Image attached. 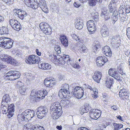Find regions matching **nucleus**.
<instances>
[{"instance_id":"f257e3e1","label":"nucleus","mask_w":130,"mask_h":130,"mask_svg":"<svg viewBox=\"0 0 130 130\" xmlns=\"http://www.w3.org/2000/svg\"><path fill=\"white\" fill-rule=\"evenodd\" d=\"M10 100L9 94L5 95L3 97L1 105L3 113L6 114L7 113V117L10 118L13 116L14 111V106L13 104H10L8 106Z\"/></svg>"},{"instance_id":"f03ea898","label":"nucleus","mask_w":130,"mask_h":130,"mask_svg":"<svg viewBox=\"0 0 130 130\" xmlns=\"http://www.w3.org/2000/svg\"><path fill=\"white\" fill-rule=\"evenodd\" d=\"M50 111L54 119L58 118L62 114V107L60 103L58 102L52 103Z\"/></svg>"},{"instance_id":"7ed1b4c3","label":"nucleus","mask_w":130,"mask_h":130,"mask_svg":"<svg viewBox=\"0 0 130 130\" xmlns=\"http://www.w3.org/2000/svg\"><path fill=\"white\" fill-rule=\"evenodd\" d=\"M35 115L34 110L26 109L21 114L18 115V120L19 122L24 121L27 122L30 120Z\"/></svg>"},{"instance_id":"20e7f679","label":"nucleus","mask_w":130,"mask_h":130,"mask_svg":"<svg viewBox=\"0 0 130 130\" xmlns=\"http://www.w3.org/2000/svg\"><path fill=\"white\" fill-rule=\"evenodd\" d=\"M47 94V92L46 90L36 91H32L30 94V98L31 100L37 102L44 98Z\"/></svg>"},{"instance_id":"39448f33","label":"nucleus","mask_w":130,"mask_h":130,"mask_svg":"<svg viewBox=\"0 0 130 130\" xmlns=\"http://www.w3.org/2000/svg\"><path fill=\"white\" fill-rule=\"evenodd\" d=\"M20 75L19 72L15 71H11L5 75L4 78L7 80H13L19 78Z\"/></svg>"},{"instance_id":"423d86ee","label":"nucleus","mask_w":130,"mask_h":130,"mask_svg":"<svg viewBox=\"0 0 130 130\" xmlns=\"http://www.w3.org/2000/svg\"><path fill=\"white\" fill-rule=\"evenodd\" d=\"M64 88V89H60L59 91V96L61 99H69L70 97V92L67 90V89H69V85L67 84H65Z\"/></svg>"},{"instance_id":"0eeeda50","label":"nucleus","mask_w":130,"mask_h":130,"mask_svg":"<svg viewBox=\"0 0 130 130\" xmlns=\"http://www.w3.org/2000/svg\"><path fill=\"white\" fill-rule=\"evenodd\" d=\"M71 93L76 98L79 99L83 96L84 91L82 88L79 86H76L72 89Z\"/></svg>"},{"instance_id":"6e6552de","label":"nucleus","mask_w":130,"mask_h":130,"mask_svg":"<svg viewBox=\"0 0 130 130\" xmlns=\"http://www.w3.org/2000/svg\"><path fill=\"white\" fill-rule=\"evenodd\" d=\"M36 114L38 118L40 119H42L47 114L48 109L46 107L41 106L38 107Z\"/></svg>"},{"instance_id":"1a4fd4ad","label":"nucleus","mask_w":130,"mask_h":130,"mask_svg":"<svg viewBox=\"0 0 130 130\" xmlns=\"http://www.w3.org/2000/svg\"><path fill=\"white\" fill-rule=\"evenodd\" d=\"M40 61V57L35 55L29 56L25 59L27 63L30 64L38 63Z\"/></svg>"},{"instance_id":"9d476101","label":"nucleus","mask_w":130,"mask_h":130,"mask_svg":"<svg viewBox=\"0 0 130 130\" xmlns=\"http://www.w3.org/2000/svg\"><path fill=\"white\" fill-rule=\"evenodd\" d=\"M101 113L100 110L97 109H94L89 112V114L91 119L96 120L100 116Z\"/></svg>"},{"instance_id":"9b49d317","label":"nucleus","mask_w":130,"mask_h":130,"mask_svg":"<svg viewBox=\"0 0 130 130\" xmlns=\"http://www.w3.org/2000/svg\"><path fill=\"white\" fill-rule=\"evenodd\" d=\"M120 36L116 35L113 36L111 40V43L112 46L114 48H117L120 46Z\"/></svg>"},{"instance_id":"f8f14e48","label":"nucleus","mask_w":130,"mask_h":130,"mask_svg":"<svg viewBox=\"0 0 130 130\" xmlns=\"http://www.w3.org/2000/svg\"><path fill=\"white\" fill-rule=\"evenodd\" d=\"M128 93L127 89L123 88L120 90L119 96L121 99L124 100H128L129 99V96L128 95Z\"/></svg>"},{"instance_id":"ddd939ff","label":"nucleus","mask_w":130,"mask_h":130,"mask_svg":"<svg viewBox=\"0 0 130 130\" xmlns=\"http://www.w3.org/2000/svg\"><path fill=\"white\" fill-rule=\"evenodd\" d=\"M13 11L15 13L14 14L17 15L18 17L22 20H24L25 17L27 15V14L26 11L21 9H14Z\"/></svg>"},{"instance_id":"4468645a","label":"nucleus","mask_w":130,"mask_h":130,"mask_svg":"<svg viewBox=\"0 0 130 130\" xmlns=\"http://www.w3.org/2000/svg\"><path fill=\"white\" fill-rule=\"evenodd\" d=\"M38 3L39 6L44 12L47 13L48 10L46 5V2L45 0H36Z\"/></svg>"},{"instance_id":"2eb2a0df","label":"nucleus","mask_w":130,"mask_h":130,"mask_svg":"<svg viewBox=\"0 0 130 130\" xmlns=\"http://www.w3.org/2000/svg\"><path fill=\"white\" fill-rule=\"evenodd\" d=\"M108 73L110 76L118 81H121L122 80L119 73L115 71L114 69H110L108 71Z\"/></svg>"},{"instance_id":"dca6fc26","label":"nucleus","mask_w":130,"mask_h":130,"mask_svg":"<svg viewBox=\"0 0 130 130\" xmlns=\"http://www.w3.org/2000/svg\"><path fill=\"white\" fill-rule=\"evenodd\" d=\"M108 61L107 58L104 56H99L96 59V62L98 66L101 67Z\"/></svg>"},{"instance_id":"f3484780","label":"nucleus","mask_w":130,"mask_h":130,"mask_svg":"<svg viewBox=\"0 0 130 130\" xmlns=\"http://www.w3.org/2000/svg\"><path fill=\"white\" fill-rule=\"evenodd\" d=\"M59 63L62 64H64L65 63H67L68 64H71L72 62L71 60H70V59L69 58V56L64 55L62 56H61V58L58 59Z\"/></svg>"},{"instance_id":"a211bd4d","label":"nucleus","mask_w":130,"mask_h":130,"mask_svg":"<svg viewBox=\"0 0 130 130\" xmlns=\"http://www.w3.org/2000/svg\"><path fill=\"white\" fill-rule=\"evenodd\" d=\"M102 35L103 37H105L108 36L109 32L107 26L104 25L102 27L101 30Z\"/></svg>"},{"instance_id":"6ab92c4d","label":"nucleus","mask_w":130,"mask_h":130,"mask_svg":"<svg viewBox=\"0 0 130 130\" xmlns=\"http://www.w3.org/2000/svg\"><path fill=\"white\" fill-rule=\"evenodd\" d=\"M44 85L47 87H52L55 84V83L53 80L51 79L50 77H47L44 80Z\"/></svg>"},{"instance_id":"aec40b11","label":"nucleus","mask_w":130,"mask_h":130,"mask_svg":"<svg viewBox=\"0 0 130 130\" xmlns=\"http://www.w3.org/2000/svg\"><path fill=\"white\" fill-rule=\"evenodd\" d=\"M102 50L106 56L110 57L111 56L112 52L109 46H104L102 48Z\"/></svg>"},{"instance_id":"412c9836","label":"nucleus","mask_w":130,"mask_h":130,"mask_svg":"<svg viewBox=\"0 0 130 130\" xmlns=\"http://www.w3.org/2000/svg\"><path fill=\"white\" fill-rule=\"evenodd\" d=\"M75 27L78 29H81L83 27V21L82 19H77L75 22Z\"/></svg>"},{"instance_id":"4be33fe9","label":"nucleus","mask_w":130,"mask_h":130,"mask_svg":"<svg viewBox=\"0 0 130 130\" xmlns=\"http://www.w3.org/2000/svg\"><path fill=\"white\" fill-rule=\"evenodd\" d=\"M59 39L61 43L64 46L67 47L68 46V39L66 36L64 35H61Z\"/></svg>"},{"instance_id":"5701e85b","label":"nucleus","mask_w":130,"mask_h":130,"mask_svg":"<svg viewBox=\"0 0 130 130\" xmlns=\"http://www.w3.org/2000/svg\"><path fill=\"white\" fill-rule=\"evenodd\" d=\"M102 74L99 71L95 72L93 76L94 80L98 83H99Z\"/></svg>"},{"instance_id":"b1692460","label":"nucleus","mask_w":130,"mask_h":130,"mask_svg":"<svg viewBox=\"0 0 130 130\" xmlns=\"http://www.w3.org/2000/svg\"><path fill=\"white\" fill-rule=\"evenodd\" d=\"M5 40L7 42L6 43L5 48H10L12 47V45L13 43V40L10 38L6 37Z\"/></svg>"},{"instance_id":"393cba45","label":"nucleus","mask_w":130,"mask_h":130,"mask_svg":"<svg viewBox=\"0 0 130 130\" xmlns=\"http://www.w3.org/2000/svg\"><path fill=\"white\" fill-rule=\"evenodd\" d=\"M38 67L40 69L43 70L50 69L51 68V65L48 63H42L39 64Z\"/></svg>"},{"instance_id":"a878e982","label":"nucleus","mask_w":130,"mask_h":130,"mask_svg":"<svg viewBox=\"0 0 130 130\" xmlns=\"http://www.w3.org/2000/svg\"><path fill=\"white\" fill-rule=\"evenodd\" d=\"M90 109V106L88 104H86L84 106L82 107L79 110V111L82 115L84 113L87 112Z\"/></svg>"},{"instance_id":"bb28decb","label":"nucleus","mask_w":130,"mask_h":130,"mask_svg":"<svg viewBox=\"0 0 130 130\" xmlns=\"http://www.w3.org/2000/svg\"><path fill=\"white\" fill-rule=\"evenodd\" d=\"M83 43L82 42L81 43H80L79 44H77L78 46L80 47L78 49V50L81 53L86 52L87 51L86 47Z\"/></svg>"},{"instance_id":"cd10ccee","label":"nucleus","mask_w":130,"mask_h":130,"mask_svg":"<svg viewBox=\"0 0 130 130\" xmlns=\"http://www.w3.org/2000/svg\"><path fill=\"white\" fill-rule=\"evenodd\" d=\"M29 7H30L34 9H37L39 7L38 3L36 2V1L31 0Z\"/></svg>"},{"instance_id":"c85d7f7f","label":"nucleus","mask_w":130,"mask_h":130,"mask_svg":"<svg viewBox=\"0 0 130 130\" xmlns=\"http://www.w3.org/2000/svg\"><path fill=\"white\" fill-rule=\"evenodd\" d=\"M1 60L3 61L7 62V63H9L11 60V57L7 55H4L1 58Z\"/></svg>"},{"instance_id":"c756f323","label":"nucleus","mask_w":130,"mask_h":130,"mask_svg":"<svg viewBox=\"0 0 130 130\" xmlns=\"http://www.w3.org/2000/svg\"><path fill=\"white\" fill-rule=\"evenodd\" d=\"M114 83V80L112 77L108 78L106 81V87L108 88H110L112 85Z\"/></svg>"},{"instance_id":"7c9ffc66","label":"nucleus","mask_w":130,"mask_h":130,"mask_svg":"<svg viewBox=\"0 0 130 130\" xmlns=\"http://www.w3.org/2000/svg\"><path fill=\"white\" fill-rule=\"evenodd\" d=\"M12 27L15 30L19 31L21 28V26L20 23L18 21L15 23Z\"/></svg>"},{"instance_id":"2f4dec72","label":"nucleus","mask_w":130,"mask_h":130,"mask_svg":"<svg viewBox=\"0 0 130 130\" xmlns=\"http://www.w3.org/2000/svg\"><path fill=\"white\" fill-rule=\"evenodd\" d=\"M50 26L47 23L44 22H42L41 23L39 24V26L40 28L42 31L44 30V29H46L47 28L49 27Z\"/></svg>"},{"instance_id":"473e14b6","label":"nucleus","mask_w":130,"mask_h":130,"mask_svg":"<svg viewBox=\"0 0 130 130\" xmlns=\"http://www.w3.org/2000/svg\"><path fill=\"white\" fill-rule=\"evenodd\" d=\"M72 36L73 39H75L77 41H78V42L77 43V44H79L80 43L83 42L84 40L79 37L77 36L75 34H72Z\"/></svg>"},{"instance_id":"72a5a7b5","label":"nucleus","mask_w":130,"mask_h":130,"mask_svg":"<svg viewBox=\"0 0 130 130\" xmlns=\"http://www.w3.org/2000/svg\"><path fill=\"white\" fill-rule=\"evenodd\" d=\"M5 37H1L0 38V46L5 48L6 43L7 41L5 40Z\"/></svg>"},{"instance_id":"f704fd0d","label":"nucleus","mask_w":130,"mask_h":130,"mask_svg":"<svg viewBox=\"0 0 130 130\" xmlns=\"http://www.w3.org/2000/svg\"><path fill=\"white\" fill-rule=\"evenodd\" d=\"M102 0H88L89 5L92 6H95L97 2H101Z\"/></svg>"},{"instance_id":"c9c22d12","label":"nucleus","mask_w":130,"mask_h":130,"mask_svg":"<svg viewBox=\"0 0 130 130\" xmlns=\"http://www.w3.org/2000/svg\"><path fill=\"white\" fill-rule=\"evenodd\" d=\"M109 14L108 11L107 9L105 7H103L102 9V12L100 14L101 17L108 16Z\"/></svg>"},{"instance_id":"e433bc0d","label":"nucleus","mask_w":130,"mask_h":130,"mask_svg":"<svg viewBox=\"0 0 130 130\" xmlns=\"http://www.w3.org/2000/svg\"><path fill=\"white\" fill-rule=\"evenodd\" d=\"M47 28L48 29H44L42 31L46 35H50L52 33L51 28L50 26Z\"/></svg>"},{"instance_id":"4c0bfd02","label":"nucleus","mask_w":130,"mask_h":130,"mask_svg":"<svg viewBox=\"0 0 130 130\" xmlns=\"http://www.w3.org/2000/svg\"><path fill=\"white\" fill-rule=\"evenodd\" d=\"M113 125L114 128L113 130H119L123 127V125L121 124L114 123Z\"/></svg>"},{"instance_id":"58836bf2","label":"nucleus","mask_w":130,"mask_h":130,"mask_svg":"<svg viewBox=\"0 0 130 130\" xmlns=\"http://www.w3.org/2000/svg\"><path fill=\"white\" fill-rule=\"evenodd\" d=\"M8 33V29L5 27L3 26L0 29V34H7Z\"/></svg>"},{"instance_id":"ea45409f","label":"nucleus","mask_w":130,"mask_h":130,"mask_svg":"<svg viewBox=\"0 0 130 130\" xmlns=\"http://www.w3.org/2000/svg\"><path fill=\"white\" fill-rule=\"evenodd\" d=\"M100 47V46L99 43H98L95 45H93L92 47L93 48V52L95 53L97 51H99V48Z\"/></svg>"},{"instance_id":"a19ab883","label":"nucleus","mask_w":130,"mask_h":130,"mask_svg":"<svg viewBox=\"0 0 130 130\" xmlns=\"http://www.w3.org/2000/svg\"><path fill=\"white\" fill-rule=\"evenodd\" d=\"M119 0H111V2H110V4L109 5V7L110 6H111V5L113 6H115L118 4L119 1Z\"/></svg>"},{"instance_id":"79ce46f5","label":"nucleus","mask_w":130,"mask_h":130,"mask_svg":"<svg viewBox=\"0 0 130 130\" xmlns=\"http://www.w3.org/2000/svg\"><path fill=\"white\" fill-rule=\"evenodd\" d=\"M95 25V23L93 20H89L87 23V26H94Z\"/></svg>"},{"instance_id":"37998d69","label":"nucleus","mask_w":130,"mask_h":130,"mask_svg":"<svg viewBox=\"0 0 130 130\" xmlns=\"http://www.w3.org/2000/svg\"><path fill=\"white\" fill-rule=\"evenodd\" d=\"M87 29L90 34H93L96 30V28H95V25L93 27H88Z\"/></svg>"},{"instance_id":"c03bdc74","label":"nucleus","mask_w":130,"mask_h":130,"mask_svg":"<svg viewBox=\"0 0 130 130\" xmlns=\"http://www.w3.org/2000/svg\"><path fill=\"white\" fill-rule=\"evenodd\" d=\"M93 91L94 93L92 96L95 98H96L98 96L97 95L98 94V90L95 88H94L93 89Z\"/></svg>"},{"instance_id":"a18cd8bd","label":"nucleus","mask_w":130,"mask_h":130,"mask_svg":"<svg viewBox=\"0 0 130 130\" xmlns=\"http://www.w3.org/2000/svg\"><path fill=\"white\" fill-rule=\"evenodd\" d=\"M125 10L126 13H129L130 12V4L126 5L125 6Z\"/></svg>"},{"instance_id":"49530a36","label":"nucleus","mask_w":130,"mask_h":130,"mask_svg":"<svg viewBox=\"0 0 130 130\" xmlns=\"http://www.w3.org/2000/svg\"><path fill=\"white\" fill-rule=\"evenodd\" d=\"M16 87L18 88L19 89L21 87L22 88L24 86L23 84L21 82V81H19L18 82L16 85Z\"/></svg>"},{"instance_id":"de8ad7c7","label":"nucleus","mask_w":130,"mask_h":130,"mask_svg":"<svg viewBox=\"0 0 130 130\" xmlns=\"http://www.w3.org/2000/svg\"><path fill=\"white\" fill-rule=\"evenodd\" d=\"M19 93L21 94H24L26 91V89L25 87H23V88L21 87L19 89Z\"/></svg>"},{"instance_id":"09e8293b","label":"nucleus","mask_w":130,"mask_h":130,"mask_svg":"<svg viewBox=\"0 0 130 130\" xmlns=\"http://www.w3.org/2000/svg\"><path fill=\"white\" fill-rule=\"evenodd\" d=\"M118 17H116V16L112 15L111 20L113 24H114L115 22L117 21L118 19Z\"/></svg>"},{"instance_id":"8fccbe9b","label":"nucleus","mask_w":130,"mask_h":130,"mask_svg":"<svg viewBox=\"0 0 130 130\" xmlns=\"http://www.w3.org/2000/svg\"><path fill=\"white\" fill-rule=\"evenodd\" d=\"M18 21L14 19H12L9 20V23L11 26H13V25L15 24V23Z\"/></svg>"},{"instance_id":"3c124183","label":"nucleus","mask_w":130,"mask_h":130,"mask_svg":"<svg viewBox=\"0 0 130 130\" xmlns=\"http://www.w3.org/2000/svg\"><path fill=\"white\" fill-rule=\"evenodd\" d=\"M111 7L110 6L109 7V6L108 7L109 12L112 13L116 9L115 7L116 6H113L112 5H111Z\"/></svg>"},{"instance_id":"603ef678","label":"nucleus","mask_w":130,"mask_h":130,"mask_svg":"<svg viewBox=\"0 0 130 130\" xmlns=\"http://www.w3.org/2000/svg\"><path fill=\"white\" fill-rule=\"evenodd\" d=\"M126 35L128 39L130 40V27L126 28Z\"/></svg>"},{"instance_id":"864d4df0","label":"nucleus","mask_w":130,"mask_h":130,"mask_svg":"<svg viewBox=\"0 0 130 130\" xmlns=\"http://www.w3.org/2000/svg\"><path fill=\"white\" fill-rule=\"evenodd\" d=\"M123 13V12L122 13H119V15L118 17L119 18V19L121 22H124L125 21V17L123 16L122 13Z\"/></svg>"},{"instance_id":"5fc2aeb1","label":"nucleus","mask_w":130,"mask_h":130,"mask_svg":"<svg viewBox=\"0 0 130 130\" xmlns=\"http://www.w3.org/2000/svg\"><path fill=\"white\" fill-rule=\"evenodd\" d=\"M2 1L7 3V4H12L14 0H2Z\"/></svg>"},{"instance_id":"6e6d98bb","label":"nucleus","mask_w":130,"mask_h":130,"mask_svg":"<svg viewBox=\"0 0 130 130\" xmlns=\"http://www.w3.org/2000/svg\"><path fill=\"white\" fill-rule=\"evenodd\" d=\"M73 5L75 7L78 8L80 6V4L78 1H75Z\"/></svg>"},{"instance_id":"4d7b16f0","label":"nucleus","mask_w":130,"mask_h":130,"mask_svg":"<svg viewBox=\"0 0 130 130\" xmlns=\"http://www.w3.org/2000/svg\"><path fill=\"white\" fill-rule=\"evenodd\" d=\"M55 50L59 54L60 53V46H56L55 48Z\"/></svg>"},{"instance_id":"13d9d810","label":"nucleus","mask_w":130,"mask_h":130,"mask_svg":"<svg viewBox=\"0 0 130 130\" xmlns=\"http://www.w3.org/2000/svg\"><path fill=\"white\" fill-rule=\"evenodd\" d=\"M31 1V0H24V2L27 6L29 7L30 4V3Z\"/></svg>"},{"instance_id":"bf43d9fd","label":"nucleus","mask_w":130,"mask_h":130,"mask_svg":"<svg viewBox=\"0 0 130 130\" xmlns=\"http://www.w3.org/2000/svg\"><path fill=\"white\" fill-rule=\"evenodd\" d=\"M10 62L9 63H11L12 64H13V65H15V64H16L17 63V61L15 59H12L11 58V60L10 61Z\"/></svg>"},{"instance_id":"052dcab7","label":"nucleus","mask_w":130,"mask_h":130,"mask_svg":"<svg viewBox=\"0 0 130 130\" xmlns=\"http://www.w3.org/2000/svg\"><path fill=\"white\" fill-rule=\"evenodd\" d=\"M38 126H33L31 128L30 130H39V129H38Z\"/></svg>"},{"instance_id":"680f3d73","label":"nucleus","mask_w":130,"mask_h":130,"mask_svg":"<svg viewBox=\"0 0 130 130\" xmlns=\"http://www.w3.org/2000/svg\"><path fill=\"white\" fill-rule=\"evenodd\" d=\"M118 107L116 105H114L111 107V109L112 110H116L117 109Z\"/></svg>"},{"instance_id":"e2e57ef3","label":"nucleus","mask_w":130,"mask_h":130,"mask_svg":"<svg viewBox=\"0 0 130 130\" xmlns=\"http://www.w3.org/2000/svg\"><path fill=\"white\" fill-rule=\"evenodd\" d=\"M113 13V14L112 15L116 16V17H118L119 14V12L118 11L115 10Z\"/></svg>"},{"instance_id":"0e129e2a","label":"nucleus","mask_w":130,"mask_h":130,"mask_svg":"<svg viewBox=\"0 0 130 130\" xmlns=\"http://www.w3.org/2000/svg\"><path fill=\"white\" fill-rule=\"evenodd\" d=\"M73 66L75 68H80V66L79 64H73Z\"/></svg>"},{"instance_id":"69168bd1","label":"nucleus","mask_w":130,"mask_h":130,"mask_svg":"<svg viewBox=\"0 0 130 130\" xmlns=\"http://www.w3.org/2000/svg\"><path fill=\"white\" fill-rule=\"evenodd\" d=\"M78 130H90L86 127H81L78 128Z\"/></svg>"},{"instance_id":"338daca9","label":"nucleus","mask_w":130,"mask_h":130,"mask_svg":"<svg viewBox=\"0 0 130 130\" xmlns=\"http://www.w3.org/2000/svg\"><path fill=\"white\" fill-rule=\"evenodd\" d=\"M117 118L122 121H123L124 119H122V117L120 115H118L116 116Z\"/></svg>"},{"instance_id":"774afa93","label":"nucleus","mask_w":130,"mask_h":130,"mask_svg":"<svg viewBox=\"0 0 130 130\" xmlns=\"http://www.w3.org/2000/svg\"><path fill=\"white\" fill-rule=\"evenodd\" d=\"M36 54L37 55L39 56H40L41 55V53L39 51L38 49H36Z\"/></svg>"}]
</instances>
